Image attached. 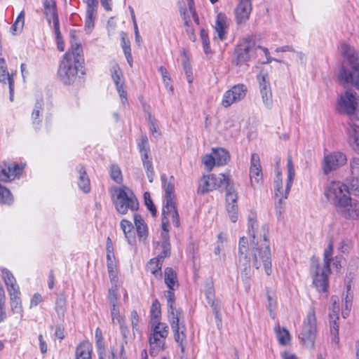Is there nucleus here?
<instances>
[{
  "label": "nucleus",
  "instance_id": "nucleus-1",
  "mask_svg": "<svg viewBox=\"0 0 359 359\" xmlns=\"http://www.w3.org/2000/svg\"><path fill=\"white\" fill-rule=\"evenodd\" d=\"M257 222L255 215L248 218V234L250 238V250L248 252L249 275L245 277V271L238 267L242 280L245 284L249 285L252 276L251 265L258 269L263 265L267 276L272 273L271 254L268 240V228L262 226L260 229H257Z\"/></svg>",
  "mask_w": 359,
  "mask_h": 359
},
{
  "label": "nucleus",
  "instance_id": "nucleus-2",
  "mask_svg": "<svg viewBox=\"0 0 359 359\" xmlns=\"http://www.w3.org/2000/svg\"><path fill=\"white\" fill-rule=\"evenodd\" d=\"M164 281L168 287V290L165 292V297L167 299L168 306V318L171 328L174 332L175 340L179 344L182 353L184 352L185 346L184 342L186 341V327L180 323L183 318L182 309H176L175 307V297L174 291L178 287L179 283L176 273L172 268L167 267L164 271Z\"/></svg>",
  "mask_w": 359,
  "mask_h": 359
},
{
  "label": "nucleus",
  "instance_id": "nucleus-3",
  "mask_svg": "<svg viewBox=\"0 0 359 359\" xmlns=\"http://www.w3.org/2000/svg\"><path fill=\"white\" fill-rule=\"evenodd\" d=\"M221 187L226 189V209L231 221L235 223L238 220V196L229 174L203 176L199 181L198 191L205 194Z\"/></svg>",
  "mask_w": 359,
  "mask_h": 359
},
{
  "label": "nucleus",
  "instance_id": "nucleus-4",
  "mask_svg": "<svg viewBox=\"0 0 359 359\" xmlns=\"http://www.w3.org/2000/svg\"><path fill=\"white\" fill-rule=\"evenodd\" d=\"M71 43V48L63 55L57 71L60 80L65 85L73 83L79 72L83 74V48L74 38Z\"/></svg>",
  "mask_w": 359,
  "mask_h": 359
},
{
  "label": "nucleus",
  "instance_id": "nucleus-5",
  "mask_svg": "<svg viewBox=\"0 0 359 359\" xmlns=\"http://www.w3.org/2000/svg\"><path fill=\"white\" fill-rule=\"evenodd\" d=\"M333 254V243L330 242L323 252V265L313 259L311 264V275L313 284L318 292H325L329 287V276L331 273V260Z\"/></svg>",
  "mask_w": 359,
  "mask_h": 359
},
{
  "label": "nucleus",
  "instance_id": "nucleus-6",
  "mask_svg": "<svg viewBox=\"0 0 359 359\" xmlns=\"http://www.w3.org/2000/svg\"><path fill=\"white\" fill-rule=\"evenodd\" d=\"M111 193L113 203L118 213L126 215L128 210L136 211L138 209V201L130 188L126 186L114 187Z\"/></svg>",
  "mask_w": 359,
  "mask_h": 359
},
{
  "label": "nucleus",
  "instance_id": "nucleus-7",
  "mask_svg": "<svg viewBox=\"0 0 359 359\" xmlns=\"http://www.w3.org/2000/svg\"><path fill=\"white\" fill-rule=\"evenodd\" d=\"M163 187L165 191L163 214L166 216H171L172 222L175 227L180 224V217L176 208L175 196L174 194L175 178L170 176L169 179L163 174L161 175Z\"/></svg>",
  "mask_w": 359,
  "mask_h": 359
},
{
  "label": "nucleus",
  "instance_id": "nucleus-8",
  "mask_svg": "<svg viewBox=\"0 0 359 359\" xmlns=\"http://www.w3.org/2000/svg\"><path fill=\"white\" fill-rule=\"evenodd\" d=\"M259 48L260 46L257 45L255 36L251 35L243 38L234 50L235 64L241 66L255 57Z\"/></svg>",
  "mask_w": 359,
  "mask_h": 359
},
{
  "label": "nucleus",
  "instance_id": "nucleus-9",
  "mask_svg": "<svg viewBox=\"0 0 359 359\" xmlns=\"http://www.w3.org/2000/svg\"><path fill=\"white\" fill-rule=\"evenodd\" d=\"M317 333V320L314 306H311L304 320L299 339L308 348L314 347Z\"/></svg>",
  "mask_w": 359,
  "mask_h": 359
},
{
  "label": "nucleus",
  "instance_id": "nucleus-10",
  "mask_svg": "<svg viewBox=\"0 0 359 359\" xmlns=\"http://www.w3.org/2000/svg\"><path fill=\"white\" fill-rule=\"evenodd\" d=\"M168 332V326L165 323H157V325H151L149 343V352L151 355H156L164 350Z\"/></svg>",
  "mask_w": 359,
  "mask_h": 359
},
{
  "label": "nucleus",
  "instance_id": "nucleus-11",
  "mask_svg": "<svg viewBox=\"0 0 359 359\" xmlns=\"http://www.w3.org/2000/svg\"><path fill=\"white\" fill-rule=\"evenodd\" d=\"M287 177L285 189L283 187L281 172L276 170L274 179V194L276 198L287 199L295 176V170L292 163V157L289 156L287 159Z\"/></svg>",
  "mask_w": 359,
  "mask_h": 359
},
{
  "label": "nucleus",
  "instance_id": "nucleus-12",
  "mask_svg": "<svg viewBox=\"0 0 359 359\" xmlns=\"http://www.w3.org/2000/svg\"><path fill=\"white\" fill-rule=\"evenodd\" d=\"M325 195L336 209L339 208L349 196L348 187L337 181L331 182L325 189Z\"/></svg>",
  "mask_w": 359,
  "mask_h": 359
},
{
  "label": "nucleus",
  "instance_id": "nucleus-13",
  "mask_svg": "<svg viewBox=\"0 0 359 359\" xmlns=\"http://www.w3.org/2000/svg\"><path fill=\"white\" fill-rule=\"evenodd\" d=\"M337 79L344 88L354 87L359 90V63L341 65Z\"/></svg>",
  "mask_w": 359,
  "mask_h": 359
},
{
  "label": "nucleus",
  "instance_id": "nucleus-14",
  "mask_svg": "<svg viewBox=\"0 0 359 359\" xmlns=\"http://www.w3.org/2000/svg\"><path fill=\"white\" fill-rule=\"evenodd\" d=\"M338 109L349 116L355 114L359 107V96L352 90H346L338 97Z\"/></svg>",
  "mask_w": 359,
  "mask_h": 359
},
{
  "label": "nucleus",
  "instance_id": "nucleus-15",
  "mask_svg": "<svg viewBox=\"0 0 359 359\" xmlns=\"http://www.w3.org/2000/svg\"><path fill=\"white\" fill-rule=\"evenodd\" d=\"M110 73L111 79L116 86V90L121 98V104L123 106L128 105V93L126 90L123 72L116 62H114L111 63Z\"/></svg>",
  "mask_w": 359,
  "mask_h": 359
},
{
  "label": "nucleus",
  "instance_id": "nucleus-16",
  "mask_svg": "<svg viewBox=\"0 0 359 359\" xmlns=\"http://www.w3.org/2000/svg\"><path fill=\"white\" fill-rule=\"evenodd\" d=\"M247 92L248 88L245 85L241 83L234 85L224 93L221 104L224 107L228 108L243 100Z\"/></svg>",
  "mask_w": 359,
  "mask_h": 359
},
{
  "label": "nucleus",
  "instance_id": "nucleus-17",
  "mask_svg": "<svg viewBox=\"0 0 359 359\" xmlns=\"http://www.w3.org/2000/svg\"><path fill=\"white\" fill-rule=\"evenodd\" d=\"M337 212L344 219H359V199L349 196L339 208Z\"/></svg>",
  "mask_w": 359,
  "mask_h": 359
},
{
  "label": "nucleus",
  "instance_id": "nucleus-18",
  "mask_svg": "<svg viewBox=\"0 0 359 359\" xmlns=\"http://www.w3.org/2000/svg\"><path fill=\"white\" fill-rule=\"evenodd\" d=\"M116 286H111L108 291V300L110 306V313L111 320L114 323H116L120 325L121 328L123 329L124 323L123 318L120 314L119 306L118 304V299L119 296L118 289L116 288Z\"/></svg>",
  "mask_w": 359,
  "mask_h": 359
},
{
  "label": "nucleus",
  "instance_id": "nucleus-19",
  "mask_svg": "<svg viewBox=\"0 0 359 359\" xmlns=\"http://www.w3.org/2000/svg\"><path fill=\"white\" fill-rule=\"evenodd\" d=\"M25 164L4 163L0 165V182H8L18 177L22 172Z\"/></svg>",
  "mask_w": 359,
  "mask_h": 359
},
{
  "label": "nucleus",
  "instance_id": "nucleus-20",
  "mask_svg": "<svg viewBox=\"0 0 359 359\" xmlns=\"http://www.w3.org/2000/svg\"><path fill=\"white\" fill-rule=\"evenodd\" d=\"M259 83V91L262 102L267 109L273 107V95L271 89L269 76L266 74H260L257 76Z\"/></svg>",
  "mask_w": 359,
  "mask_h": 359
},
{
  "label": "nucleus",
  "instance_id": "nucleus-21",
  "mask_svg": "<svg viewBox=\"0 0 359 359\" xmlns=\"http://www.w3.org/2000/svg\"><path fill=\"white\" fill-rule=\"evenodd\" d=\"M346 156L341 152H333L324 157L323 170L325 174H328L343 165L346 162Z\"/></svg>",
  "mask_w": 359,
  "mask_h": 359
},
{
  "label": "nucleus",
  "instance_id": "nucleus-22",
  "mask_svg": "<svg viewBox=\"0 0 359 359\" xmlns=\"http://www.w3.org/2000/svg\"><path fill=\"white\" fill-rule=\"evenodd\" d=\"M250 248H248V240L245 237L240 238L238 243V267H241L245 273V277L249 275V259L248 252Z\"/></svg>",
  "mask_w": 359,
  "mask_h": 359
},
{
  "label": "nucleus",
  "instance_id": "nucleus-23",
  "mask_svg": "<svg viewBox=\"0 0 359 359\" xmlns=\"http://www.w3.org/2000/svg\"><path fill=\"white\" fill-rule=\"evenodd\" d=\"M250 183L252 187L259 184L262 182V171L260 165L259 156L254 153L251 155L250 168Z\"/></svg>",
  "mask_w": 359,
  "mask_h": 359
},
{
  "label": "nucleus",
  "instance_id": "nucleus-24",
  "mask_svg": "<svg viewBox=\"0 0 359 359\" xmlns=\"http://www.w3.org/2000/svg\"><path fill=\"white\" fill-rule=\"evenodd\" d=\"M252 11L251 0H238V5L235 8V18L237 24L245 23Z\"/></svg>",
  "mask_w": 359,
  "mask_h": 359
},
{
  "label": "nucleus",
  "instance_id": "nucleus-25",
  "mask_svg": "<svg viewBox=\"0 0 359 359\" xmlns=\"http://www.w3.org/2000/svg\"><path fill=\"white\" fill-rule=\"evenodd\" d=\"M340 53L344 61L342 65H350L359 63V52L349 43L344 42L341 44L339 48Z\"/></svg>",
  "mask_w": 359,
  "mask_h": 359
},
{
  "label": "nucleus",
  "instance_id": "nucleus-26",
  "mask_svg": "<svg viewBox=\"0 0 359 359\" xmlns=\"http://www.w3.org/2000/svg\"><path fill=\"white\" fill-rule=\"evenodd\" d=\"M230 25V19L222 13H219L217 15L215 20V30L217 33V38L220 41H224L226 38L227 29Z\"/></svg>",
  "mask_w": 359,
  "mask_h": 359
},
{
  "label": "nucleus",
  "instance_id": "nucleus-27",
  "mask_svg": "<svg viewBox=\"0 0 359 359\" xmlns=\"http://www.w3.org/2000/svg\"><path fill=\"white\" fill-rule=\"evenodd\" d=\"M134 224L139 241L143 244H147L149 229L141 215H134Z\"/></svg>",
  "mask_w": 359,
  "mask_h": 359
},
{
  "label": "nucleus",
  "instance_id": "nucleus-28",
  "mask_svg": "<svg viewBox=\"0 0 359 359\" xmlns=\"http://www.w3.org/2000/svg\"><path fill=\"white\" fill-rule=\"evenodd\" d=\"M346 133L349 145L359 154V126L354 123H349Z\"/></svg>",
  "mask_w": 359,
  "mask_h": 359
},
{
  "label": "nucleus",
  "instance_id": "nucleus-29",
  "mask_svg": "<svg viewBox=\"0 0 359 359\" xmlns=\"http://www.w3.org/2000/svg\"><path fill=\"white\" fill-rule=\"evenodd\" d=\"M43 6L44 8V15H46L48 23H50L52 20L53 24L57 26V22H59V18L55 1L43 0Z\"/></svg>",
  "mask_w": 359,
  "mask_h": 359
},
{
  "label": "nucleus",
  "instance_id": "nucleus-30",
  "mask_svg": "<svg viewBox=\"0 0 359 359\" xmlns=\"http://www.w3.org/2000/svg\"><path fill=\"white\" fill-rule=\"evenodd\" d=\"M107 266L111 286H116V288H119L117 261L115 256H107Z\"/></svg>",
  "mask_w": 359,
  "mask_h": 359
},
{
  "label": "nucleus",
  "instance_id": "nucleus-31",
  "mask_svg": "<svg viewBox=\"0 0 359 359\" xmlns=\"http://www.w3.org/2000/svg\"><path fill=\"white\" fill-rule=\"evenodd\" d=\"M76 170L79 173L78 186L79 189L86 194L89 193L90 191V183L85 168L79 165L76 167Z\"/></svg>",
  "mask_w": 359,
  "mask_h": 359
},
{
  "label": "nucleus",
  "instance_id": "nucleus-32",
  "mask_svg": "<svg viewBox=\"0 0 359 359\" xmlns=\"http://www.w3.org/2000/svg\"><path fill=\"white\" fill-rule=\"evenodd\" d=\"M1 276L7 287L8 292L15 291L19 289L16 280L13 273L6 268H1Z\"/></svg>",
  "mask_w": 359,
  "mask_h": 359
},
{
  "label": "nucleus",
  "instance_id": "nucleus-33",
  "mask_svg": "<svg viewBox=\"0 0 359 359\" xmlns=\"http://www.w3.org/2000/svg\"><path fill=\"white\" fill-rule=\"evenodd\" d=\"M10 295V304L11 311L13 313H18L22 316V308L20 299V290L9 292Z\"/></svg>",
  "mask_w": 359,
  "mask_h": 359
},
{
  "label": "nucleus",
  "instance_id": "nucleus-34",
  "mask_svg": "<svg viewBox=\"0 0 359 359\" xmlns=\"http://www.w3.org/2000/svg\"><path fill=\"white\" fill-rule=\"evenodd\" d=\"M212 154L215 158L216 165L223 166L230 161L231 156L227 150L223 148L212 149Z\"/></svg>",
  "mask_w": 359,
  "mask_h": 359
},
{
  "label": "nucleus",
  "instance_id": "nucleus-35",
  "mask_svg": "<svg viewBox=\"0 0 359 359\" xmlns=\"http://www.w3.org/2000/svg\"><path fill=\"white\" fill-rule=\"evenodd\" d=\"M92 346L88 341L79 344L76 350V359H91Z\"/></svg>",
  "mask_w": 359,
  "mask_h": 359
},
{
  "label": "nucleus",
  "instance_id": "nucleus-36",
  "mask_svg": "<svg viewBox=\"0 0 359 359\" xmlns=\"http://www.w3.org/2000/svg\"><path fill=\"white\" fill-rule=\"evenodd\" d=\"M120 225L128 243L130 245H135L136 243V238L133 231L134 226L132 223L128 220L123 219L121 220Z\"/></svg>",
  "mask_w": 359,
  "mask_h": 359
},
{
  "label": "nucleus",
  "instance_id": "nucleus-37",
  "mask_svg": "<svg viewBox=\"0 0 359 359\" xmlns=\"http://www.w3.org/2000/svg\"><path fill=\"white\" fill-rule=\"evenodd\" d=\"M43 110L42 102L37 101L32 114V125L36 129H39L41 123Z\"/></svg>",
  "mask_w": 359,
  "mask_h": 359
},
{
  "label": "nucleus",
  "instance_id": "nucleus-38",
  "mask_svg": "<svg viewBox=\"0 0 359 359\" xmlns=\"http://www.w3.org/2000/svg\"><path fill=\"white\" fill-rule=\"evenodd\" d=\"M121 47L123 48L124 55L127 60L128 65L132 67L133 63V56L131 53L130 43L129 39L127 38L126 34L122 32L121 34Z\"/></svg>",
  "mask_w": 359,
  "mask_h": 359
},
{
  "label": "nucleus",
  "instance_id": "nucleus-39",
  "mask_svg": "<svg viewBox=\"0 0 359 359\" xmlns=\"http://www.w3.org/2000/svg\"><path fill=\"white\" fill-rule=\"evenodd\" d=\"M161 304L157 299L153 301L150 315H151V320L150 325H157V323H161L160 322L161 318Z\"/></svg>",
  "mask_w": 359,
  "mask_h": 359
},
{
  "label": "nucleus",
  "instance_id": "nucleus-40",
  "mask_svg": "<svg viewBox=\"0 0 359 359\" xmlns=\"http://www.w3.org/2000/svg\"><path fill=\"white\" fill-rule=\"evenodd\" d=\"M275 332L280 345L285 346L290 341V334L286 328L277 325L275 327Z\"/></svg>",
  "mask_w": 359,
  "mask_h": 359
},
{
  "label": "nucleus",
  "instance_id": "nucleus-41",
  "mask_svg": "<svg viewBox=\"0 0 359 359\" xmlns=\"http://www.w3.org/2000/svg\"><path fill=\"white\" fill-rule=\"evenodd\" d=\"M163 262L156 257L151 259L147 263L146 269L155 276H161V268Z\"/></svg>",
  "mask_w": 359,
  "mask_h": 359
},
{
  "label": "nucleus",
  "instance_id": "nucleus-42",
  "mask_svg": "<svg viewBox=\"0 0 359 359\" xmlns=\"http://www.w3.org/2000/svg\"><path fill=\"white\" fill-rule=\"evenodd\" d=\"M141 160L142 161L143 167L146 170L147 176L150 182H152L154 177V170L153 168V163L151 157L149 155L147 156L146 158L144 156L141 157Z\"/></svg>",
  "mask_w": 359,
  "mask_h": 359
},
{
  "label": "nucleus",
  "instance_id": "nucleus-43",
  "mask_svg": "<svg viewBox=\"0 0 359 359\" xmlns=\"http://www.w3.org/2000/svg\"><path fill=\"white\" fill-rule=\"evenodd\" d=\"M13 203V196L11 191L0 184V203L11 205Z\"/></svg>",
  "mask_w": 359,
  "mask_h": 359
},
{
  "label": "nucleus",
  "instance_id": "nucleus-44",
  "mask_svg": "<svg viewBox=\"0 0 359 359\" xmlns=\"http://www.w3.org/2000/svg\"><path fill=\"white\" fill-rule=\"evenodd\" d=\"M11 79H13V75L10 74L8 72L5 59L0 57V82L6 83Z\"/></svg>",
  "mask_w": 359,
  "mask_h": 359
},
{
  "label": "nucleus",
  "instance_id": "nucleus-45",
  "mask_svg": "<svg viewBox=\"0 0 359 359\" xmlns=\"http://www.w3.org/2000/svg\"><path fill=\"white\" fill-rule=\"evenodd\" d=\"M205 296L208 299V304L212 308L216 316L218 315L220 307L219 304L215 300L214 289L210 287L205 291Z\"/></svg>",
  "mask_w": 359,
  "mask_h": 359
},
{
  "label": "nucleus",
  "instance_id": "nucleus-46",
  "mask_svg": "<svg viewBox=\"0 0 359 359\" xmlns=\"http://www.w3.org/2000/svg\"><path fill=\"white\" fill-rule=\"evenodd\" d=\"M25 24V11H22L18 15L11 29L12 33L15 34L22 30Z\"/></svg>",
  "mask_w": 359,
  "mask_h": 359
},
{
  "label": "nucleus",
  "instance_id": "nucleus-47",
  "mask_svg": "<svg viewBox=\"0 0 359 359\" xmlns=\"http://www.w3.org/2000/svg\"><path fill=\"white\" fill-rule=\"evenodd\" d=\"M339 319L332 318L330 319V333L332 337V341L335 344H338L339 342Z\"/></svg>",
  "mask_w": 359,
  "mask_h": 359
},
{
  "label": "nucleus",
  "instance_id": "nucleus-48",
  "mask_svg": "<svg viewBox=\"0 0 359 359\" xmlns=\"http://www.w3.org/2000/svg\"><path fill=\"white\" fill-rule=\"evenodd\" d=\"M352 302L353 295H346L345 297L343 298L341 314L344 318H346L349 316L352 307Z\"/></svg>",
  "mask_w": 359,
  "mask_h": 359
},
{
  "label": "nucleus",
  "instance_id": "nucleus-49",
  "mask_svg": "<svg viewBox=\"0 0 359 359\" xmlns=\"http://www.w3.org/2000/svg\"><path fill=\"white\" fill-rule=\"evenodd\" d=\"M137 147L141 157L144 156L146 158L147 156L149 155L150 147L147 137H142L140 142L138 143Z\"/></svg>",
  "mask_w": 359,
  "mask_h": 359
},
{
  "label": "nucleus",
  "instance_id": "nucleus-50",
  "mask_svg": "<svg viewBox=\"0 0 359 359\" xmlns=\"http://www.w3.org/2000/svg\"><path fill=\"white\" fill-rule=\"evenodd\" d=\"M96 12H87L85 22V30L87 33H90L94 27L95 19L96 18Z\"/></svg>",
  "mask_w": 359,
  "mask_h": 359
},
{
  "label": "nucleus",
  "instance_id": "nucleus-51",
  "mask_svg": "<svg viewBox=\"0 0 359 359\" xmlns=\"http://www.w3.org/2000/svg\"><path fill=\"white\" fill-rule=\"evenodd\" d=\"M66 300L63 297H58L55 302V311L60 318H63L65 313Z\"/></svg>",
  "mask_w": 359,
  "mask_h": 359
},
{
  "label": "nucleus",
  "instance_id": "nucleus-52",
  "mask_svg": "<svg viewBox=\"0 0 359 359\" xmlns=\"http://www.w3.org/2000/svg\"><path fill=\"white\" fill-rule=\"evenodd\" d=\"M332 306L330 309V312L329 313L330 319L337 318L339 319V307L337 304L339 298L337 296H332L331 297Z\"/></svg>",
  "mask_w": 359,
  "mask_h": 359
},
{
  "label": "nucleus",
  "instance_id": "nucleus-53",
  "mask_svg": "<svg viewBox=\"0 0 359 359\" xmlns=\"http://www.w3.org/2000/svg\"><path fill=\"white\" fill-rule=\"evenodd\" d=\"M109 359H127L123 346L121 345L118 348H111Z\"/></svg>",
  "mask_w": 359,
  "mask_h": 359
},
{
  "label": "nucleus",
  "instance_id": "nucleus-54",
  "mask_svg": "<svg viewBox=\"0 0 359 359\" xmlns=\"http://www.w3.org/2000/svg\"><path fill=\"white\" fill-rule=\"evenodd\" d=\"M158 70L162 75L163 81L165 84V88H168L170 92H172L173 87L172 85L171 84V79L168 75L167 69L164 67L161 66L159 67Z\"/></svg>",
  "mask_w": 359,
  "mask_h": 359
},
{
  "label": "nucleus",
  "instance_id": "nucleus-55",
  "mask_svg": "<svg viewBox=\"0 0 359 359\" xmlns=\"http://www.w3.org/2000/svg\"><path fill=\"white\" fill-rule=\"evenodd\" d=\"M202 162L204 164L208 171H211L215 165H216L215 158L212 153L211 154H205L202 158Z\"/></svg>",
  "mask_w": 359,
  "mask_h": 359
},
{
  "label": "nucleus",
  "instance_id": "nucleus-56",
  "mask_svg": "<svg viewBox=\"0 0 359 359\" xmlns=\"http://www.w3.org/2000/svg\"><path fill=\"white\" fill-rule=\"evenodd\" d=\"M53 27L54 33H55L56 41H57V49L60 51H64L65 43L62 39L61 33L60 31V23L57 22V26H55V25L53 24Z\"/></svg>",
  "mask_w": 359,
  "mask_h": 359
},
{
  "label": "nucleus",
  "instance_id": "nucleus-57",
  "mask_svg": "<svg viewBox=\"0 0 359 359\" xmlns=\"http://www.w3.org/2000/svg\"><path fill=\"white\" fill-rule=\"evenodd\" d=\"M110 176L116 182H121L122 175L120 168L117 165H112L110 168Z\"/></svg>",
  "mask_w": 359,
  "mask_h": 359
},
{
  "label": "nucleus",
  "instance_id": "nucleus-58",
  "mask_svg": "<svg viewBox=\"0 0 359 359\" xmlns=\"http://www.w3.org/2000/svg\"><path fill=\"white\" fill-rule=\"evenodd\" d=\"M352 178H359V157H353L351 161Z\"/></svg>",
  "mask_w": 359,
  "mask_h": 359
},
{
  "label": "nucleus",
  "instance_id": "nucleus-59",
  "mask_svg": "<svg viewBox=\"0 0 359 359\" xmlns=\"http://www.w3.org/2000/svg\"><path fill=\"white\" fill-rule=\"evenodd\" d=\"M144 203L147 207L148 210L151 212L153 216H155L156 214V209L153 203L150 194L149 192H145L144 194Z\"/></svg>",
  "mask_w": 359,
  "mask_h": 359
},
{
  "label": "nucleus",
  "instance_id": "nucleus-60",
  "mask_svg": "<svg viewBox=\"0 0 359 359\" xmlns=\"http://www.w3.org/2000/svg\"><path fill=\"white\" fill-rule=\"evenodd\" d=\"M162 251L160 254L156 257L157 259L163 262V260L165 257H168L170 255V245L161 244Z\"/></svg>",
  "mask_w": 359,
  "mask_h": 359
},
{
  "label": "nucleus",
  "instance_id": "nucleus-61",
  "mask_svg": "<svg viewBox=\"0 0 359 359\" xmlns=\"http://www.w3.org/2000/svg\"><path fill=\"white\" fill-rule=\"evenodd\" d=\"M351 241L348 239L342 240L338 245V250L342 253H347L351 248Z\"/></svg>",
  "mask_w": 359,
  "mask_h": 359
},
{
  "label": "nucleus",
  "instance_id": "nucleus-62",
  "mask_svg": "<svg viewBox=\"0 0 359 359\" xmlns=\"http://www.w3.org/2000/svg\"><path fill=\"white\" fill-rule=\"evenodd\" d=\"M184 70L187 76V81L191 83L193 81V72L190 63L188 61L183 62Z\"/></svg>",
  "mask_w": 359,
  "mask_h": 359
},
{
  "label": "nucleus",
  "instance_id": "nucleus-63",
  "mask_svg": "<svg viewBox=\"0 0 359 359\" xmlns=\"http://www.w3.org/2000/svg\"><path fill=\"white\" fill-rule=\"evenodd\" d=\"M131 325L133 330V333L135 332L139 331V316L136 311H133L131 312Z\"/></svg>",
  "mask_w": 359,
  "mask_h": 359
},
{
  "label": "nucleus",
  "instance_id": "nucleus-64",
  "mask_svg": "<svg viewBox=\"0 0 359 359\" xmlns=\"http://www.w3.org/2000/svg\"><path fill=\"white\" fill-rule=\"evenodd\" d=\"M189 11L192 15V18L194 20V22L199 25V18L198 16V14L196 11L195 5H194V0H187Z\"/></svg>",
  "mask_w": 359,
  "mask_h": 359
}]
</instances>
